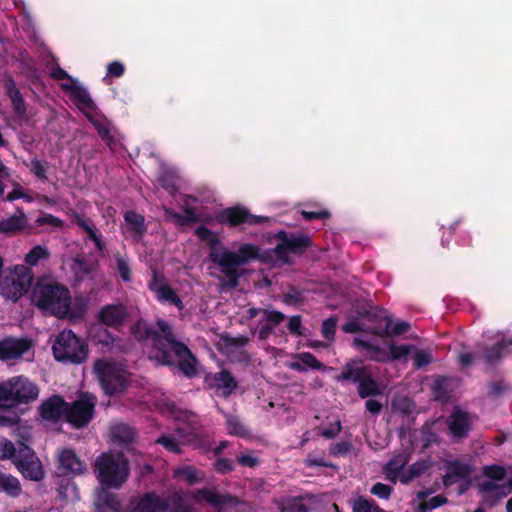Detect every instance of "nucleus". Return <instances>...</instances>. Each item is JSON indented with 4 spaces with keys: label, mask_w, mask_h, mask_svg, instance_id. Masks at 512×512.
Here are the masks:
<instances>
[{
    "label": "nucleus",
    "mask_w": 512,
    "mask_h": 512,
    "mask_svg": "<svg viewBox=\"0 0 512 512\" xmlns=\"http://www.w3.org/2000/svg\"><path fill=\"white\" fill-rule=\"evenodd\" d=\"M392 409L402 415H410L415 410V403L407 396H396L392 400Z\"/></svg>",
    "instance_id": "obj_43"
},
{
    "label": "nucleus",
    "mask_w": 512,
    "mask_h": 512,
    "mask_svg": "<svg viewBox=\"0 0 512 512\" xmlns=\"http://www.w3.org/2000/svg\"><path fill=\"white\" fill-rule=\"evenodd\" d=\"M4 87L6 94L12 103L14 111L19 116H23L26 113L25 101L19 89L16 87L15 81L12 78L7 79L5 81Z\"/></svg>",
    "instance_id": "obj_28"
},
{
    "label": "nucleus",
    "mask_w": 512,
    "mask_h": 512,
    "mask_svg": "<svg viewBox=\"0 0 512 512\" xmlns=\"http://www.w3.org/2000/svg\"><path fill=\"white\" fill-rule=\"evenodd\" d=\"M111 434L115 441L123 444L133 442L137 435L134 428L124 423L115 424L111 429Z\"/></svg>",
    "instance_id": "obj_37"
},
{
    "label": "nucleus",
    "mask_w": 512,
    "mask_h": 512,
    "mask_svg": "<svg viewBox=\"0 0 512 512\" xmlns=\"http://www.w3.org/2000/svg\"><path fill=\"white\" fill-rule=\"evenodd\" d=\"M511 345L512 337L502 339L492 346H481L485 362L490 366H495L502 359L503 351Z\"/></svg>",
    "instance_id": "obj_27"
},
{
    "label": "nucleus",
    "mask_w": 512,
    "mask_h": 512,
    "mask_svg": "<svg viewBox=\"0 0 512 512\" xmlns=\"http://www.w3.org/2000/svg\"><path fill=\"white\" fill-rule=\"evenodd\" d=\"M506 390L504 380L500 379L489 384V395L492 397L501 396Z\"/></svg>",
    "instance_id": "obj_64"
},
{
    "label": "nucleus",
    "mask_w": 512,
    "mask_h": 512,
    "mask_svg": "<svg viewBox=\"0 0 512 512\" xmlns=\"http://www.w3.org/2000/svg\"><path fill=\"white\" fill-rule=\"evenodd\" d=\"M374 503L368 501L364 496H358L352 502L353 512H373Z\"/></svg>",
    "instance_id": "obj_51"
},
{
    "label": "nucleus",
    "mask_w": 512,
    "mask_h": 512,
    "mask_svg": "<svg viewBox=\"0 0 512 512\" xmlns=\"http://www.w3.org/2000/svg\"><path fill=\"white\" fill-rule=\"evenodd\" d=\"M0 488L12 497H18L22 492L19 480L2 472H0Z\"/></svg>",
    "instance_id": "obj_40"
},
{
    "label": "nucleus",
    "mask_w": 512,
    "mask_h": 512,
    "mask_svg": "<svg viewBox=\"0 0 512 512\" xmlns=\"http://www.w3.org/2000/svg\"><path fill=\"white\" fill-rule=\"evenodd\" d=\"M148 287L150 291L155 294L158 301L173 305L179 311L184 309V304L180 296L169 285L168 280L163 272L159 271L157 268H152V276Z\"/></svg>",
    "instance_id": "obj_13"
},
{
    "label": "nucleus",
    "mask_w": 512,
    "mask_h": 512,
    "mask_svg": "<svg viewBox=\"0 0 512 512\" xmlns=\"http://www.w3.org/2000/svg\"><path fill=\"white\" fill-rule=\"evenodd\" d=\"M159 330L151 345L150 359L165 366L177 365L179 371L188 378L197 375V358L186 344L177 339L172 326L164 320H158Z\"/></svg>",
    "instance_id": "obj_2"
},
{
    "label": "nucleus",
    "mask_w": 512,
    "mask_h": 512,
    "mask_svg": "<svg viewBox=\"0 0 512 512\" xmlns=\"http://www.w3.org/2000/svg\"><path fill=\"white\" fill-rule=\"evenodd\" d=\"M38 387L23 376L0 382V408L12 409L37 399Z\"/></svg>",
    "instance_id": "obj_4"
},
{
    "label": "nucleus",
    "mask_w": 512,
    "mask_h": 512,
    "mask_svg": "<svg viewBox=\"0 0 512 512\" xmlns=\"http://www.w3.org/2000/svg\"><path fill=\"white\" fill-rule=\"evenodd\" d=\"M30 348V342L25 339L8 337L0 341V359L7 361L19 359Z\"/></svg>",
    "instance_id": "obj_21"
},
{
    "label": "nucleus",
    "mask_w": 512,
    "mask_h": 512,
    "mask_svg": "<svg viewBox=\"0 0 512 512\" xmlns=\"http://www.w3.org/2000/svg\"><path fill=\"white\" fill-rule=\"evenodd\" d=\"M48 169V162L33 159L31 161V172L41 180H47L46 171Z\"/></svg>",
    "instance_id": "obj_52"
},
{
    "label": "nucleus",
    "mask_w": 512,
    "mask_h": 512,
    "mask_svg": "<svg viewBox=\"0 0 512 512\" xmlns=\"http://www.w3.org/2000/svg\"><path fill=\"white\" fill-rule=\"evenodd\" d=\"M175 476L184 478L190 485L202 480V478L198 476V471L192 466L176 470Z\"/></svg>",
    "instance_id": "obj_47"
},
{
    "label": "nucleus",
    "mask_w": 512,
    "mask_h": 512,
    "mask_svg": "<svg viewBox=\"0 0 512 512\" xmlns=\"http://www.w3.org/2000/svg\"><path fill=\"white\" fill-rule=\"evenodd\" d=\"M450 379L444 376H438L434 379L432 385V394L435 400L447 402L451 396Z\"/></svg>",
    "instance_id": "obj_35"
},
{
    "label": "nucleus",
    "mask_w": 512,
    "mask_h": 512,
    "mask_svg": "<svg viewBox=\"0 0 512 512\" xmlns=\"http://www.w3.org/2000/svg\"><path fill=\"white\" fill-rule=\"evenodd\" d=\"M312 494H305L298 497H290L281 501L279 509L281 512H308V507L304 504L306 499H314Z\"/></svg>",
    "instance_id": "obj_34"
},
{
    "label": "nucleus",
    "mask_w": 512,
    "mask_h": 512,
    "mask_svg": "<svg viewBox=\"0 0 512 512\" xmlns=\"http://www.w3.org/2000/svg\"><path fill=\"white\" fill-rule=\"evenodd\" d=\"M262 314L265 323L258 331V338L264 341L273 333L274 328L286 319V316L277 310H262Z\"/></svg>",
    "instance_id": "obj_24"
},
{
    "label": "nucleus",
    "mask_w": 512,
    "mask_h": 512,
    "mask_svg": "<svg viewBox=\"0 0 512 512\" xmlns=\"http://www.w3.org/2000/svg\"><path fill=\"white\" fill-rule=\"evenodd\" d=\"M63 87L70 90L75 103L85 114L94 128H110L111 122L98 110L96 104L92 100L88 90L85 87L76 83H73L70 86L63 85Z\"/></svg>",
    "instance_id": "obj_10"
},
{
    "label": "nucleus",
    "mask_w": 512,
    "mask_h": 512,
    "mask_svg": "<svg viewBox=\"0 0 512 512\" xmlns=\"http://www.w3.org/2000/svg\"><path fill=\"white\" fill-rule=\"evenodd\" d=\"M354 345L357 348L366 350V357L376 362H387L390 360L389 353L380 346L370 344L367 341L355 338Z\"/></svg>",
    "instance_id": "obj_30"
},
{
    "label": "nucleus",
    "mask_w": 512,
    "mask_h": 512,
    "mask_svg": "<svg viewBox=\"0 0 512 512\" xmlns=\"http://www.w3.org/2000/svg\"><path fill=\"white\" fill-rule=\"evenodd\" d=\"M276 238L280 243L274 249L275 254L285 262L288 253L303 254L312 245L311 238L306 234L295 235L279 231Z\"/></svg>",
    "instance_id": "obj_14"
},
{
    "label": "nucleus",
    "mask_w": 512,
    "mask_h": 512,
    "mask_svg": "<svg viewBox=\"0 0 512 512\" xmlns=\"http://www.w3.org/2000/svg\"><path fill=\"white\" fill-rule=\"evenodd\" d=\"M213 380L217 389L222 390V395L227 397L238 387L236 379L233 377L231 372L226 369H222L220 372L215 373Z\"/></svg>",
    "instance_id": "obj_29"
},
{
    "label": "nucleus",
    "mask_w": 512,
    "mask_h": 512,
    "mask_svg": "<svg viewBox=\"0 0 512 512\" xmlns=\"http://www.w3.org/2000/svg\"><path fill=\"white\" fill-rule=\"evenodd\" d=\"M59 467L64 474L68 473H83L85 470L84 464L76 456L74 451L65 449L59 455Z\"/></svg>",
    "instance_id": "obj_26"
},
{
    "label": "nucleus",
    "mask_w": 512,
    "mask_h": 512,
    "mask_svg": "<svg viewBox=\"0 0 512 512\" xmlns=\"http://www.w3.org/2000/svg\"><path fill=\"white\" fill-rule=\"evenodd\" d=\"M53 354L56 360L80 364L88 357V345L72 330H63L54 341Z\"/></svg>",
    "instance_id": "obj_7"
},
{
    "label": "nucleus",
    "mask_w": 512,
    "mask_h": 512,
    "mask_svg": "<svg viewBox=\"0 0 512 512\" xmlns=\"http://www.w3.org/2000/svg\"><path fill=\"white\" fill-rule=\"evenodd\" d=\"M18 448L14 446V444L9 441L5 440L3 442H0V459H11L14 462V459L17 456Z\"/></svg>",
    "instance_id": "obj_49"
},
{
    "label": "nucleus",
    "mask_w": 512,
    "mask_h": 512,
    "mask_svg": "<svg viewBox=\"0 0 512 512\" xmlns=\"http://www.w3.org/2000/svg\"><path fill=\"white\" fill-rule=\"evenodd\" d=\"M371 493L380 498L388 499L392 493V487L378 482L371 488Z\"/></svg>",
    "instance_id": "obj_59"
},
{
    "label": "nucleus",
    "mask_w": 512,
    "mask_h": 512,
    "mask_svg": "<svg viewBox=\"0 0 512 512\" xmlns=\"http://www.w3.org/2000/svg\"><path fill=\"white\" fill-rule=\"evenodd\" d=\"M352 448V444L347 441L338 442L331 446L330 453L334 456L347 454Z\"/></svg>",
    "instance_id": "obj_63"
},
{
    "label": "nucleus",
    "mask_w": 512,
    "mask_h": 512,
    "mask_svg": "<svg viewBox=\"0 0 512 512\" xmlns=\"http://www.w3.org/2000/svg\"><path fill=\"white\" fill-rule=\"evenodd\" d=\"M194 504L196 503L191 498V491H176L165 497L166 512H199Z\"/></svg>",
    "instance_id": "obj_20"
},
{
    "label": "nucleus",
    "mask_w": 512,
    "mask_h": 512,
    "mask_svg": "<svg viewBox=\"0 0 512 512\" xmlns=\"http://www.w3.org/2000/svg\"><path fill=\"white\" fill-rule=\"evenodd\" d=\"M32 303L43 312L58 319H81L87 312L84 298L72 297L68 287L48 277L38 278L31 294Z\"/></svg>",
    "instance_id": "obj_1"
},
{
    "label": "nucleus",
    "mask_w": 512,
    "mask_h": 512,
    "mask_svg": "<svg viewBox=\"0 0 512 512\" xmlns=\"http://www.w3.org/2000/svg\"><path fill=\"white\" fill-rule=\"evenodd\" d=\"M469 419L467 412L456 408L449 417V429L451 433L458 438L465 437L470 430Z\"/></svg>",
    "instance_id": "obj_25"
},
{
    "label": "nucleus",
    "mask_w": 512,
    "mask_h": 512,
    "mask_svg": "<svg viewBox=\"0 0 512 512\" xmlns=\"http://www.w3.org/2000/svg\"><path fill=\"white\" fill-rule=\"evenodd\" d=\"M100 483L107 488H120L129 475L128 461L121 455L103 453L95 462Z\"/></svg>",
    "instance_id": "obj_5"
},
{
    "label": "nucleus",
    "mask_w": 512,
    "mask_h": 512,
    "mask_svg": "<svg viewBox=\"0 0 512 512\" xmlns=\"http://www.w3.org/2000/svg\"><path fill=\"white\" fill-rule=\"evenodd\" d=\"M132 512H166L165 498L155 492H147L138 500Z\"/></svg>",
    "instance_id": "obj_23"
},
{
    "label": "nucleus",
    "mask_w": 512,
    "mask_h": 512,
    "mask_svg": "<svg viewBox=\"0 0 512 512\" xmlns=\"http://www.w3.org/2000/svg\"><path fill=\"white\" fill-rule=\"evenodd\" d=\"M219 223L228 224L231 227L247 224L249 226L268 221L267 217L252 215L246 208L230 207L222 210L217 216Z\"/></svg>",
    "instance_id": "obj_15"
},
{
    "label": "nucleus",
    "mask_w": 512,
    "mask_h": 512,
    "mask_svg": "<svg viewBox=\"0 0 512 512\" xmlns=\"http://www.w3.org/2000/svg\"><path fill=\"white\" fill-rule=\"evenodd\" d=\"M94 370L107 395L122 394L127 389L128 372L117 364L106 360H97L94 363Z\"/></svg>",
    "instance_id": "obj_8"
},
{
    "label": "nucleus",
    "mask_w": 512,
    "mask_h": 512,
    "mask_svg": "<svg viewBox=\"0 0 512 512\" xmlns=\"http://www.w3.org/2000/svg\"><path fill=\"white\" fill-rule=\"evenodd\" d=\"M410 352V346H407V345H394L392 344L390 346V359L391 360H397V359H400L402 357H405L409 354Z\"/></svg>",
    "instance_id": "obj_57"
},
{
    "label": "nucleus",
    "mask_w": 512,
    "mask_h": 512,
    "mask_svg": "<svg viewBox=\"0 0 512 512\" xmlns=\"http://www.w3.org/2000/svg\"><path fill=\"white\" fill-rule=\"evenodd\" d=\"M505 469L499 465L485 466L483 468V474L493 480H502L505 477Z\"/></svg>",
    "instance_id": "obj_53"
},
{
    "label": "nucleus",
    "mask_w": 512,
    "mask_h": 512,
    "mask_svg": "<svg viewBox=\"0 0 512 512\" xmlns=\"http://www.w3.org/2000/svg\"><path fill=\"white\" fill-rule=\"evenodd\" d=\"M409 459V454L405 452L395 455L384 467L386 478L395 482L399 472L406 466Z\"/></svg>",
    "instance_id": "obj_32"
},
{
    "label": "nucleus",
    "mask_w": 512,
    "mask_h": 512,
    "mask_svg": "<svg viewBox=\"0 0 512 512\" xmlns=\"http://www.w3.org/2000/svg\"><path fill=\"white\" fill-rule=\"evenodd\" d=\"M410 329V324L406 321H399L394 326H392L391 318L387 321V325H380L374 330V335L384 337V336H397L408 332Z\"/></svg>",
    "instance_id": "obj_36"
},
{
    "label": "nucleus",
    "mask_w": 512,
    "mask_h": 512,
    "mask_svg": "<svg viewBox=\"0 0 512 512\" xmlns=\"http://www.w3.org/2000/svg\"><path fill=\"white\" fill-rule=\"evenodd\" d=\"M298 359L304 364V366L315 370H321L324 365L311 353L304 352L298 355Z\"/></svg>",
    "instance_id": "obj_50"
},
{
    "label": "nucleus",
    "mask_w": 512,
    "mask_h": 512,
    "mask_svg": "<svg viewBox=\"0 0 512 512\" xmlns=\"http://www.w3.org/2000/svg\"><path fill=\"white\" fill-rule=\"evenodd\" d=\"M97 397L91 393H81L77 400L68 403L65 421L75 429H82L91 422L95 415Z\"/></svg>",
    "instance_id": "obj_9"
},
{
    "label": "nucleus",
    "mask_w": 512,
    "mask_h": 512,
    "mask_svg": "<svg viewBox=\"0 0 512 512\" xmlns=\"http://www.w3.org/2000/svg\"><path fill=\"white\" fill-rule=\"evenodd\" d=\"M259 249L252 244H243L238 251L233 252L224 247H213L209 253L210 260L220 267L223 275L218 276L219 290L228 291L236 289L239 285V278L243 272L239 267L248 264L251 260L257 259Z\"/></svg>",
    "instance_id": "obj_3"
},
{
    "label": "nucleus",
    "mask_w": 512,
    "mask_h": 512,
    "mask_svg": "<svg viewBox=\"0 0 512 512\" xmlns=\"http://www.w3.org/2000/svg\"><path fill=\"white\" fill-rule=\"evenodd\" d=\"M49 257L50 253L47 248L41 245H36L25 256V262L30 266H35L41 259H48Z\"/></svg>",
    "instance_id": "obj_44"
},
{
    "label": "nucleus",
    "mask_w": 512,
    "mask_h": 512,
    "mask_svg": "<svg viewBox=\"0 0 512 512\" xmlns=\"http://www.w3.org/2000/svg\"><path fill=\"white\" fill-rule=\"evenodd\" d=\"M357 392L362 399L382 395V390L374 378L372 369L358 385Z\"/></svg>",
    "instance_id": "obj_31"
},
{
    "label": "nucleus",
    "mask_w": 512,
    "mask_h": 512,
    "mask_svg": "<svg viewBox=\"0 0 512 512\" xmlns=\"http://www.w3.org/2000/svg\"><path fill=\"white\" fill-rule=\"evenodd\" d=\"M128 315L127 308L123 304H108L100 309L97 319L108 327L118 328L123 325Z\"/></svg>",
    "instance_id": "obj_18"
},
{
    "label": "nucleus",
    "mask_w": 512,
    "mask_h": 512,
    "mask_svg": "<svg viewBox=\"0 0 512 512\" xmlns=\"http://www.w3.org/2000/svg\"><path fill=\"white\" fill-rule=\"evenodd\" d=\"M471 469L468 465L460 462H452L448 466L447 473L443 478V482L446 486L452 485L459 479H465L469 477Z\"/></svg>",
    "instance_id": "obj_33"
},
{
    "label": "nucleus",
    "mask_w": 512,
    "mask_h": 512,
    "mask_svg": "<svg viewBox=\"0 0 512 512\" xmlns=\"http://www.w3.org/2000/svg\"><path fill=\"white\" fill-rule=\"evenodd\" d=\"M117 270H118V273L120 274L121 278L124 281L127 282V281L131 280L130 267H129L128 263L122 257L117 258Z\"/></svg>",
    "instance_id": "obj_62"
},
{
    "label": "nucleus",
    "mask_w": 512,
    "mask_h": 512,
    "mask_svg": "<svg viewBox=\"0 0 512 512\" xmlns=\"http://www.w3.org/2000/svg\"><path fill=\"white\" fill-rule=\"evenodd\" d=\"M447 498L443 495H437L429 499L428 501H422L419 503L418 507L415 509V512H428L432 509H435L441 505L447 503Z\"/></svg>",
    "instance_id": "obj_46"
},
{
    "label": "nucleus",
    "mask_w": 512,
    "mask_h": 512,
    "mask_svg": "<svg viewBox=\"0 0 512 512\" xmlns=\"http://www.w3.org/2000/svg\"><path fill=\"white\" fill-rule=\"evenodd\" d=\"M34 275L28 266L17 265L13 275L7 277L1 285V294L8 300L17 301L26 294L31 287Z\"/></svg>",
    "instance_id": "obj_11"
},
{
    "label": "nucleus",
    "mask_w": 512,
    "mask_h": 512,
    "mask_svg": "<svg viewBox=\"0 0 512 512\" xmlns=\"http://www.w3.org/2000/svg\"><path fill=\"white\" fill-rule=\"evenodd\" d=\"M126 223L130 229L137 235L138 238L142 237L146 232L144 217L135 211H127L124 215Z\"/></svg>",
    "instance_id": "obj_41"
},
{
    "label": "nucleus",
    "mask_w": 512,
    "mask_h": 512,
    "mask_svg": "<svg viewBox=\"0 0 512 512\" xmlns=\"http://www.w3.org/2000/svg\"><path fill=\"white\" fill-rule=\"evenodd\" d=\"M23 231L33 233L32 227L28 224V219L23 209L18 208L17 213L0 220V234L16 235Z\"/></svg>",
    "instance_id": "obj_19"
},
{
    "label": "nucleus",
    "mask_w": 512,
    "mask_h": 512,
    "mask_svg": "<svg viewBox=\"0 0 512 512\" xmlns=\"http://www.w3.org/2000/svg\"><path fill=\"white\" fill-rule=\"evenodd\" d=\"M166 213L170 216L171 219L180 225H185L188 222L195 221V213L192 209H186L185 216L179 213L171 212L169 210H166Z\"/></svg>",
    "instance_id": "obj_54"
},
{
    "label": "nucleus",
    "mask_w": 512,
    "mask_h": 512,
    "mask_svg": "<svg viewBox=\"0 0 512 512\" xmlns=\"http://www.w3.org/2000/svg\"><path fill=\"white\" fill-rule=\"evenodd\" d=\"M389 319L390 317L386 315L383 309L376 306H369V313L366 320L372 323V325L366 331L374 334V330L380 325H387Z\"/></svg>",
    "instance_id": "obj_39"
},
{
    "label": "nucleus",
    "mask_w": 512,
    "mask_h": 512,
    "mask_svg": "<svg viewBox=\"0 0 512 512\" xmlns=\"http://www.w3.org/2000/svg\"><path fill=\"white\" fill-rule=\"evenodd\" d=\"M131 331L137 340H150L154 345V337L156 335V329L147 324L145 321H137L132 327Z\"/></svg>",
    "instance_id": "obj_38"
},
{
    "label": "nucleus",
    "mask_w": 512,
    "mask_h": 512,
    "mask_svg": "<svg viewBox=\"0 0 512 512\" xmlns=\"http://www.w3.org/2000/svg\"><path fill=\"white\" fill-rule=\"evenodd\" d=\"M97 266V261L89 262L83 258H75L73 260L72 270L74 271L77 277L83 278L84 276H87L91 274L93 271H95L97 269Z\"/></svg>",
    "instance_id": "obj_42"
},
{
    "label": "nucleus",
    "mask_w": 512,
    "mask_h": 512,
    "mask_svg": "<svg viewBox=\"0 0 512 512\" xmlns=\"http://www.w3.org/2000/svg\"><path fill=\"white\" fill-rule=\"evenodd\" d=\"M370 370L371 367L364 365L362 361L351 360L346 363L341 374L337 375L335 379L338 382H351L359 385Z\"/></svg>",
    "instance_id": "obj_22"
},
{
    "label": "nucleus",
    "mask_w": 512,
    "mask_h": 512,
    "mask_svg": "<svg viewBox=\"0 0 512 512\" xmlns=\"http://www.w3.org/2000/svg\"><path fill=\"white\" fill-rule=\"evenodd\" d=\"M321 331L325 339L332 340L336 331V319L331 317L324 320L322 323Z\"/></svg>",
    "instance_id": "obj_55"
},
{
    "label": "nucleus",
    "mask_w": 512,
    "mask_h": 512,
    "mask_svg": "<svg viewBox=\"0 0 512 512\" xmlns=\"http://www.w3.org/2000/svg\"><path fill=\"white\" fill-rule=\"evenodd\" d=\"M432 360V356L430 353L424 351V350H418L416 351L414 355V361L416 368H421L426 365H428Z\"/></svg>",
    "instance_id": "obj_61"
},
{
    "label": "nucleus",
    "mask_w": 512,
    "mask_h": 512,
    "mask_svg": "<svg viewBox=\"0 0 512 512\" xmlns=\"http://www.w3.org/2000/svg\"><path fill=\"white\" fill-rule=\"evenodd\" d=\"M427 469L428 465L425 462H416L409 467L407 475L401 481L407 483L409 480L422 475Z\"/></svg>",
    "instance_id": "obj_48"
},
{
    "label": "nucleus",
    "mask_w": 512,
    "mask_h": 512,
    "mask_svg": "<svg viewBox=\"0 0 512 512\" xmlns=\"http://www.w3.org/2000/svg\"><path fill=\"white\" fill-rule=\"evenodd\" d=\"M14 465L22 476L31 481H41L44 478V469L35 452L23 442H19Z\"/></svg>",
    "instance_id": "obj_12"
},
{
    "label": "nucleus",
    "mask_w": 512,
    "mask_h": 512,
    "mask_svg": "<svg viewBox=\"0 0 512 512\" xmlns=\"http://www.w3.org/2000/svg\"><path fill=\"white\" fill-rule=\"evenodd\" d=\"M221 351L230 359L236 361L250 362V354L242 349L249 343V338L246 336L232 337L230 335H222L220 338Z\"/></svg>",
    "instance_id": "obj_16"
},
{
    "label": "nucleus",
    "mask_w": 512,
    "mask_h": 512,
    "mask_svg": "<svg viewBox=\"0 0 512 512\" xmlns=\"http://www.w3.org/2000/svg\"><path fill=\"white\" fill-rule=\"evenodd\" d=\"M125 72V66L120 61H113L107 66V76L119 78L123 76Z\"/></svg>",
    "instance_id": "obj_58"
},
{
    "label": "nucleus",
    "mask_w": 512,
    "mask_h": 512,
    "mask_svg": "<svg viewBox=\"0 0 512 512\" xmlns=\"http://www.w3.org/2000/svg\"><path fill=\"white\" fill-rule=\"evenodd\" d=\"M38 410L45 421L57 423L66 416L67 402L59 395H52L41 403Z\"/></svg>",
    "instance_id": "obj_17"
},
{
    "label": "nucleus",
    "mask_w": 512,
    "mask_h": 512,
    "mask_svg": "<svg viewBox=\"0 0 512 512\" xmlns=\"http://www.w3.org/2000/svg\"><path fill=\"white\" fill-rule=\"evenodd\" d=\"M191 498L200 506H210L216 512H247L248 504L230 494H221L214 487L191 491Z\"/></svg>",
    "instance_id": "obj_6"
},
{
    "label": "nucleus",
    "mask_w": 512,
    "mask_h": 512,
    "mask_svg": "<svg viewBox=\"0 0 512 512\" xmlns=\"http://www.w3.org/2000/svg\"><path fill=\"white\" fill-rule=\"evenodd\" d=\"M36 223L40 226H44V225H50L53 227H62L63 226V221L51 214H46L44 216L38 217L36 219Z\"/></svg>",
    "instance_id": "obj_60"
},
{
    "label": "nucleus",
    "mask_w": 512,
    "mask_h": 512,
    "mask_svg": "<svg viewBox=\"0 0 512 512\" xmlns=\"http://www.w3.org/2000/svg\"><path fill=\"white\" fill-rule=\"evenodd\" d=\"M283 301L289 305H295L303 301L302 294L296 288H290L286 293L283 294Z\"/></svg>",
    "instance_id": "obj_56"
},
{
    "label": "nucleus",
    "mask_w": 512,
    "mask_h": 512,
    "mask_svg": "<svg viewBox=\"0 0 512 512\" xmlns=\"http://www.w3.org/2000/svg\"><path fill=\"white\" fill-rule=\"evenodd\" d=\"M228 432L231 435H235L242 438H249L250 431L242 424V422L236 417H230L227 421Z\"/></svg>",
    "instance_id": "obj_45"
}]
</instances>
